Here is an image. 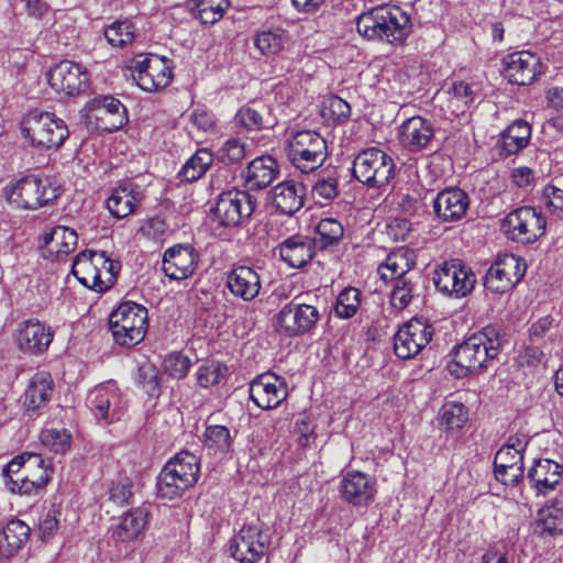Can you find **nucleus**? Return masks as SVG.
<instances>
[{"mask_svg":"<svg viewBox=\"0 0 563 563\" xmlns=\"http://www.w3.org/2000/svg\"><path fill=\"white\" fill-rule=\"evenodd\" d=\"M501 344V336L493 327L474 333L454 347L453 360L448 364L450 374L463 378L487 367L499 354Z\"/></svg>","mask_w":563,"mask_h":563,"instance_id":"nucleus-1","label":"nucleus"},{"mask_svg":"<svg viewBox=\"0 0 563 563\" xmlns=\"http://www.w3.org/2000/svg\"><path fill=\"white\" fill-rule=\"evenodd\" d=\"M356 30L368 41L399 46L412 32L409 15L399 7H377L357 16Z\"/></svg>","mask_w":563,"mask_h":563,"instance_id":"nucleus-2","label":"nucleus"},{"mask_svg":"<svg viewBox=\"0 0 563 563\" xmlns=\"http://www.w3.org/2000/svg\"><path fill=\"white\" fill-rule=\"evenodd\" d=\"M256 207V198L246 190H229L222 192L214 207L211 208L210 227L212 232L229 239L232 232L244 227Z\"/></svg>","mask_w":563,"mask_h":563,"instance_id":"nucleus-3","label":"nucleus"},{"mask_svg":"<svg viewBox=\"0 0 563 563\" xmlns=\"http://www.w3.org/2000/svg\"><path fill=\"white\" fill-rule=\"evenodd\" d=\"M200 476V459L189 452L181 451L172 457L162 468L157 477V496L173 500L192 487Z\"/></svg>","mask_w":563,"mask_h":563,"instance_id":"nucleus-4","label":"nucleus"},{"mask_svg":"<svg viewBox=\"0 0 563 563\" xmlns=\"http://www.w3.org/2000/svg\"><path fill=\"white\" fill-rule=\"evenodd\" d=\"M22 136L38 151H56L69 136L65 121L55 113L33 110L21 122Z\"/></svg>","mask_w":563,"mask_h":563,"instance_id":"nucleus-5","label":"nucleus"},{"mask_svg":"<svg viewBox=\"0 0 563 563\" xmlns=\"http://www.w3.org/2000/svg\"><path fill=\"white\" fill-rule=\"evenodd\" d=\"M311 294H299L286 303L275 316L276 331L286 338L310 333L317 325L320 313Z\"/></svg>","mask_w":563,"mask_h":563,"instance_id":"nucleus-6","label":"nucleus"},{"mask_svg":"<svg viewBox=\"0 0 563 563\" xmlns=\"http://www.w3.org/2000/svg\"><path fill=\"white\" fill-rule=\"evenodd\" d=\"M148 327L147 309L133 301H124L109 316L112 338L121 346H135L141 343Z\"/></svg>","mask_w":563,"mask_h":563,"instance_id":"nucleus-7","label":"nucleus"},{"mask_svg":"<svg viewBox=\"0 0 563 563\" xmlns=\"http://www.w3.org/2000/svg\"><path fill=\"white\" fill-rule=\"evenodd\" d=\"M286 155L303 174L317 170L328 157L327 141L316 130H301L287 139Z\"/></svg>","mask_w":563,"mask_h":563,"instance_id":"nucleus-8","label":"nucleus"},{"mask_svg":"<svg viewBox=\"0 0 563 563\" xmlns=\"http://www.w3.org/2000/svg\"><path fill=\"white\" fill-rule=\"evenodd\" d=\"M59 187L48 176L27 175L7 189L9 202L23 209H37L58 198Z\"/></svg>","mask_w":563,"mask_h":563,"instance_id":"nucleus-9","label":"nucleus"},{"mask_svg":"<svg viewBox=\"0 0 563 563\" xmlns=\"http://www.w3.org/2000/svg\"><path fill=\"white\" fill-rule=\"evenodd\" d=\"M353 176L356 180L371 188L387 185L395 175L393 158L377 147L360 152L353 161Z\"/></svg>","mask_w":563,"mask_h":563,"instance_id":"nucleus-10","label":"nucleus"},{"mask_svg":"<svg viewBox=\"0 0 563 563\" xmlns=\"http://www.w3.org/2000/svg\"><path fill=\"white\" fill-rule=\"evenodd\" d=\"M432 282L437 290L443 295L464 298L473 291L476 276L472 268L461 260L452 258L437 266Z\"/></svg>","mask_w":563,"mask_h":563,"instance_id":"nucleus-11","label":"nucleus"},{"mask_svg":"<svg viewBox=\"0 0 563 563\" xmlns=\"http://www.w3.org/2000/svg\"><path fill=\"white\" fill-rule=\"evenodd\" d=\"M547 228L545 218L533 207H520L507 214L501 229L511 241L531 244L538 241Z\"/></svg>","mask_w":563,"mask_h":563,"instance_id":"nucleus-12","label":"nucleus"},{"mask_svg":"<svg viewBox=\"0 0 563 563\" xmlns=\"http://www.w3.org/2000/svg\"><path fill=\"white\" fill-rule=\"evenodd\" d=\"M129 70L136 85L150 92L165 88L173 78L169 60L154 54L139 55L131 62Z\"/></svg>","mask_w":563,"mask_h":563,"instance_id":"nucleus-13","label":"nucleus"},{"mask_svg":"<svg viewBox=\"0 0 563 563\" xmlns=\"http://www.w3.org/2000/svg\"><path fill=\"white\" fill-rule=\"evenodd\" d=\"M269 537L257 522L243 525L230 540V553L240 563H256L265 554Z\"/></svg>","mask_w":563,"mask_h":563,"instance_id":"nucleus-14","label":"nucleus"},{"mask_svg":"<svg viewBox=\"0 0 563 563\" xmlns=\"http://www.w3.org/2000/svg\"><path fill=\"white\" fill-rule=\"evenodd\" d=\"M527 265L515 254L498 257L488 268L484 277V286L495 294H503L517 285L525 276Z\"/></svg>","mask_w":563,"mask_h":563,"instance_id":"nucleus-15","label":"nucleus"},{"mask_svg":"<svg viewBox=\"0 0 563 563\" xmlns=\"http://www.w3.org/2000/svg\"><path fill=\"white\" fill-rule=\"evenodd\" d=\"M433 328L420 319H411L394 335L395 354L402 360L418 355L431 341Z\"/></svg>","mask_w":563,"mask_h":563,"instance_id":"nucleus-16","label":"nucleus"},{"mask_svg":"<svg viewBox=\"0 0 563 563\" xmlns=\"http://www.w3.org/2000/svg\"><path fill=\"white\" fill-rule=\"evenodd\" d=\"M288 396L286 380L271 372L257 375L250 383V398L263 410L277 408Z\"/></svg>","mask_w":563,"mask_h":563,"instance_id":"nucleus-17","label":"nucleus"},{"mask_svg":"<svg viewBox=\"0 0 563 563\" xmlns=\"http://www.w3.org/2000/svg\"><path fill=\"white\" fill-rule=\"evenodd\" d=\"M87 406L97 419L107 422L119 420L125 408L114 382H107L93 387L88 394Z\"/></svg>","mask_w":563,"mask_h":563,"instance_id":"nucleus-18","label":"nucleus"},{"mask_svg":"<svg viewBox=\"0 0 563 563\" xmlns=\"http://www.w3.org/2000/svg\"><path fill=\"white\" fill-rule=\"evenodd\" d=\"M51 87L67 96H77L89 86L87 69L78 63L62 60L47 73Z\"/></svg>","mask_w":563,"mask_h":563,"instance_id":"nucleus-19","label":"nucleus"},{"mask_svg":"<svg viewBox=\"0 0 563 563\" xmlns=\"http://www.w3.org/2000/svg\"><path fill=\"white\" fill-rule=\"evenodd\" d=\"M340 493L347 504L354 507H368L375 499V478L360 471H347L340 482Z\"/></svg>","mask_w":563,"mask_h":563,"instance_id":"nucleus-20","label":"nucleus"},{"mask_svg":"<svg viewBox=\"0 0 563 563\" xmlns=\"http://www.w3.org/2000/svg\"><path fill=\"white\" fill-rule=\"evenodd\" d=\"M541 74L540 58L529 51L511 53L504 59V75L511 84L529 85Z\"/></svg>","mask_w":563,"mask_h":563,"instance_id":"nucleus-21","label":"nucleus"},{"mask_svg":"<svg viewBox=\"0 0 563 563\" xmlns=\"http://www.w3.org/2000/svg\"><path fill=\"white\" fill-rule=\"evenodd\" d=\"M470 207L468 195L457 187H448L439 191L433 199V211L441 222L461 221Z\"/></svg>","mask_w":563,"mask_h":563,"instance_id":"nucleus-22","label":"nucleus"},{"mask_svg":"<svg viewBox=\"0 0 563 563\" xmlns=\"http://www.w3.org/2000/svg\"><path fill=\"white\" fill-rule=\"evenodd\" d=\"M197 261L198 254L191 245L177 244L164 252L162 271L169 279H186L194 274Z\"/></svg>","mask_w":563,"mask_h":563,"instance_id":"nucleus-23","label":"nucleus"},{"mask_svg":"<svg viewBox=\"0 0 563 563\" xmlns=\"http://www.w3.org/2000/svg\"><path fill=\"white\" fill-rule=\"evenodd\" d=\"M53 338L51 327L37 319H29L19 324L16 343L22 352L38 355L48 349Z\"/></svg>","mask_w":563,"mask_h":563,"instance_id":"nucleus-24","label":"nucleus"},{"mask_svg":"<svg viewBox=\"0 0 563 563\" xmlns=\"http://www.w3.org/2000/svg\"><path fill=\"white\" fill-rule=\"evenodd\" d=\"M227 287L230 292L244 301L255 299L262 288L260 274L246 265L234 266L227 274Z\"/></svg>","mask_w":563,"mask_h":563,"instance_id":"nucleus-25","label":"nucleus"},{"mask_svg":"<svg viewBox=\"0 0 563 563\" xmlns=\"http://www.w3.org/2000/svg\"><path fill=\"white\" fill-rule=\"evenodd\" d=\"M433 136L432 124L420 115L408 118L398 128L399 143L409 152L426 148Z\"/></svg>","mask_w":563,"mask_h":563,"instance_id":"nucleus-26","label":"nucleus"},{"mask_svg":"<svg viewBox=\"0 0 563 563\" xmlns=\"http://www.w3.org/2000/svg\"><path fill=\"white\" fill-rule=\"evenodd\" d=\"M278 173L276 159L269 155H263L247 164L241 172V178L249 190H261L268 187Z\"/></svg>","mask_w":563,"mask_h":563,"instance_id":"nucleus-27","label":"nucleus"},{"mask_svg":"<svg viewBox=\"0 0 563 563\" xmlns=\"http://www.w3.org/2000/svg\"><path fill=\"white\" fill-rule=\"evenodd\" d=\"M234 122L247 131H260L274 128L277 124V118L268 104L262 101H252L238 110Z\"/></svg>","mask_w":563,"mask_h":563,"instance_id":"nucleus-28","label":"nucleus"},{"mask_svg":"<svg viewBox=\"0 0 563 563\" xmlns=\"http://www.w3.org/2000/svg\"><path fill=\"white\" fill-rule=\"evenodd\" d=\"M54 390V380L48 372L35 373L29 380L23 394V408L27 412H36L45 407Z\"/></svg>","mask_w":563,"mask_h":563,"instance_id":"nucleus-29","label":"nucleus"},{"mask_svg":"<svg viewBox=\"0 0 563 563\" xmlns=\"http://www.w3.org/2000/svg\"><path fill=\"white\" fill-rule=\"evenodd\" d=\"M273 207L282 214L292 216L299 211L305 201V188L292 180L282 181L271 192Z\"/></svg>","mask_w":563,"mask_h":563,"instance_id":"nucleus-30","label":"nucleus"},{"mask_svg":"<svg viewBox=\"0 0 563 563\" xmlns=\"http://www.w3.org/2000/svg\"><path fill=\"white\" fill-rule=\"evenodd\" d=\"M563 467L556 462L538 460L528 472V479L538 494L547 495L560 484Z\"/></svg>","mask_w":563,"mask_h":563,"instance_id":"nucleus-31","label":"nucleus"},{"mask_svg":"<svg viewBox=\"0 0 563 563\" xmlns=\"http://www.w3.org/2000/svg\"><path fill=\"white\" fill-rule=\"evenodd\" d=\"M416 265L415 251L401 246L393 250L385 261L378 266V274L384 280H397L398 278H407L406 275Z\"/></svg>","mask_w":563,"mask_h":563,"instance_id":"nucleus-32","label":"nucleus"},{"mask_svg":"<svg viewBox=\"0 0 563 563\" xmlns=\"http://www.w3.org/2000/svg\"><path fill=\"white\" fill-rule=\"evenodd\" d=\"M141 199L142 195L137 186L132 183H123L113 188L107 199V208L111 216L123 219L135 210Z\"/></svg>","mask_w":563,"mask_h":563,"instance_id":"nucleus-33","label":"nucleus"},{"mask_svg":"<svg viewBox=\"0 0 563 563\" xmlns=\"http://www.w3.org/2000/svg\"><path fill=\"white\" fill-rule=\"evenodd\" d=\"M531 126L525 120H516L505 129L497 142L499 154L504 157L523 150L530 142Z\"/></svg>","mask_w":563,"mask_h":563,"instance_id":"nucleus-34","label":"nucleus"},{"mask_svg":"<svg viewBox=\"0 0 563 563\" xmlns=\"http://www.w3.org/2000/svg\"><path fill=\"white\" fill-rule=\"evenodd\" d=\"M280 258L291 267H302L314 255L312 241L303 235H292L279 244Z\"/></svg>","mask_w":563,"mask_h":563,"instance_id":"nucleus-35","label":"nucleus"},{"mask_svg":"<svg viewBox=\"0 0 563 563\" xmlns=\"http://www.w3.org/2000/svg\"><path fill=\"white\" fill-rule=\"evenodd\" d=\"M24 473L26 479V489H30L31 495L36 494L49 481L51 467L49 464L40 454H25L24 459Z\"/></svg>","mask_w":563,"mask_h":563,"instance_id":"nucleus-36","label":"nucleus"},{"mask_svg":"<svg viewBox=\"0 0 563 563\" xmlns=\"http://www.w3.org/2000/svg\"><path fill=\"white\" fill-rule=\"evenodd\" d=\"M30 528L19 519H13L7 523L0 532V556H11L29 539Z\"/></svg>","mask_w":563,"mask_h":563,"instance_id":"nucleus-37","label":"nucleus"},{"mask_svg":"<svg viewBox=\"0 0 563 563\" xmlns=\"http://www.w3.org/2000/svg\"><path fill=\"white\" fill-rule=\"evenodd\" d=\"M71 273L87 288L100 291V274L95 265V251L79 253L73 262Z\"/></svg>","mask_w":563,"mask_h":563,"instance_id":"nucleus-38","label":"nucleus"},{"mask_svg":"<svg viewBox=\"0 0 563 563\" xmlns=\"http://www.w3.org/2000/svg\"><path fill=\"white\" fill-rule=\"evenodd\" d=\"M77 233L67 227H55L43 235V245L56 256H65L73 252L77 245Z\"/></svg>","mask_w":563,"mask_h":563,"instance_id":"nucleus-39","label":"nucleus"},{"mask_svg":"<svg viewBox=\"0 0 563 563\" xmlns=\"http://www.w3.org/2000/svg\"><path fill=\"white\" fill-rule=\"evenodd\" d=\"M190 11L203 24H214L223 18L229 0H189Z\"/></svg>","mask_w":563,"mask_h":563,"instance_id":"nucleus-40","label":"nucleus"},{"mask_svg":"<svg viewBox=\"0 0 563 563\" xmlns=\"http://www.w3.org/2000/svg\"><path fill=\"white\" fill-rule=\"evenodd\" d=\"M24 459L25 453L13 457L2 471L4 486L12 494L31 495L25 487Z\"/></svg>","mask_w":563,"mask_h":563,"instance_id":"nucleus-41","label":"nucleus"},{"mask_svg":"<svg viewBox=\"0 0 563 563\" xmlns=\"http://www.w3.org/2000/svg\"><path fill=\"white\" fill-rule=\"evenodd\" d=\"M213 163V154L207 148H199L183 165L178 176L184 181L192 183L201 178Z\"/></svg>","mask_w":563,"mask_h":563,"instance_id":"nucleus-42","label":"nucleus"},{"mask_svg":"<svg viewBox=\"0 0 563 563\" xmlns=\"http://www.w3.org/2000/svg\"><path fill=\"white\" fill-rule=\"evenodd\" d=\"M98 119L102 122L108 121L102 126L108 131H115L122 128L126 122L125 109L123 104L113 97H104L98 109Z\"/></svg>","mask_w":563,"mask_h":563,"instance_id":"nucleus-43","label":"nucleus"},{"mask_svg":"<svg viewBox=\"0 0 563 563\" xmlns=\"http://www.w3.org/2000/svg\"><path fill=\"white\" fill-rule=\"evenodd\" d=\"M147 523V512L143 508H136L123 515L117 534L122 540H131L136 538Z\"/></svg>","mask_w":563,"mask_h":563,"instance_id":"nucleus-44","label":"nucleus"},{"mask_svg":"<svg viewBox=\"0 0 563 563\" xmlns=\"http://www.w3.org/2000/svg\"><path fill=\"white\" fill-rule=\"evenodd\" d=\"M286 42L287 33L280 27L263 30L254 37L255 47L266 56L279 53Z\"/></svg>","mask_w":563,"mask_h":563,"instance_id":"nucleus-45","label":"nucleus"},{"mask_svg":"<svg viewBox=\"0 0 563 563\" xmlns=\"http://www.w3.org/2000/svg\"><path fill=\"white\" fill-rule=\"evenodd\" d=\"M562 522L563 509L556 504L545 505L539 510L534 531L539 534L548 533L553 536L561 531Z\"/></svg>","mask_w":563,"mask_h":563,"instance_id":"nucleus-46","label":"nucleus"},{"mask_svg":"<svg viewBox=\"0 0 563 563\" xmlns=\"http://www.w3.org/2000/svg\"><path fill=\"white\" fill-rule=\"evenodd\" d=\"M468 419V411L462 402L446 401L440 409V422L448 431L460 430Z\"/></svg>","mask_w":563,"mask_h":563,"instance_id":"nucleus-47","label":"nucleus"},{"mask_svg":"<svg viewBox=\"0 0 563 563\" xmlns=\"http://www.w3.org/2000/svg\"><path fill=\"white\" fill-rule=\"evenodd\" d=\"M203 444L213 453H227L232 445L230 430L220 424L209 426L203 432Z\"/></svg>","mask_w":563,"mask_h":563,"instance_id":"nucleus-48","label":"nucleus"},{"mask_svg":"<svg viewBox=\"0 0 563 563\" xmlns=\"http://www.w3.org/2000/svg\"><path fill=\"white\" fill-rule=\"evenodd\" d=\"M361 305V291L354 287L344 288L338 296L334 313L340 319H350L357 312Z\"/></svg>","mask_w":563,"mask_h":563,"instance_id":"nucleus-49","label":"nucleus"},{"mask_svg":"<svg viewBox=\"0 0 563 563\" xmlns=\"http://www.w3.org/2000/svg\"><path fill=\"white\" fill-rule=\"evenodd\" d=\"M525 446L526 443H522L520 440L501 446L494 459V472L496 470L505 471L509 466L523 463Z\"/></svg>","mask_w":563,"mask_h":563,"instance_id":"nucleus-50","label":"nucleus"},{"mask_svg":"<svg viewBox=\"0 0 563 563\" xmlns=\"http://www.w3.org/2000/svg\"><path fill=\"white\" fill-rule=\"evenodd\" d=\"M316 233L318 241L322 247L336 245L344 235V228L340 221L333 218L321 219L317 227Z\"/></svg>","mask_w":563,"mask_h":563,"instance_id":"nucleus-51","label":"nucleus"},{"mask_svg":"<svg viewBox=\"0 0 563 563\" xmlns=\"http://www.w3.org/2000/svg\"><path fill=\"white\" fill-rule=\"evenodd\" d=\"M135 36V29L129 21H115L104 31V37L113 47H124L131 44Z\"/></svg>","mask_w":563,"mask_h":563,"instance_id":"nucleus-52","label":"nucleus"},{"mask_svg":"<svg viewBox=\"0 0 563 563\" xmlns=\"http://www.w3.org/2000/svg\"><path fill=\"white\" fill-rule=\"evenodd\" d=\"M95 265L100 274V291L106 290L114 283L120 264L108 257L106 252H95Z\"/></svg>","mask_w":563,"mask_h":563,"instance_id":"nucleus-53","label":"nucleus"},{"mask_svg":"<svg viewBox=\"0 0 563 563\" xmlns=\"http://www.w3.org/2000/svg\"><path fill=\"white\" fill-rule=\"evenodd\" d=\"M416 287L417 284L411 277L395 280L390 295L391 306L398 310L407 308L415 296Z\"/></svg>","mask_w":563,"mask_h":563,"instance_id":"nucleus-54","label":"nucleus"},{"mask_svg":"<svg viewBox=\"0 0 563 563\" xmlns=\"http://www.w3.org/2000/svg\"><path fill=\"white\" fill-rule=\"evenodd\" d=\"M40 440L49 451L64 453L70 448L71 435L65 429H45L41 432Z\"/></svg>","mask_w":563,"mask_h":563,"instance_id":"nucleus-55","label":"nucleus"},{"mask_svg":"<svg viewBox=\"0 0 563 563\" xmlns=\"http://www.w3.org/2000/svg\"><path fill=\"white\" fill-rule=\"evenodd\" d=\"M228 367L219 362H210L199 366L197 371V382L199 386L208 388L220 383L225 376Z\"/></svg>","mask_w":563,"mask_h":563,"instance_id":"nucleus-56","label":"nucleus"},{"mask_svg":"<svg viewBox=\"0 0 563 563\" xmlns=\"http://www.w3.org/2000/svg\"><path fill=\"white\" fill-rule=\"evenodd\" d=\"M314 198L331 201L339 195V179L334 175L319 177L311 189Z\"/></svg>","mask_w":563,"mask_h":563,"instance_id":"nucleus-57","label":"nucleus"},{"mask_svg":"<svg viewBox=\"0 0 563 563\" xmlns=\"http://www.w3.org/2000/svg\"><path fill=\"white\" fill-rule=\"evenodd\" d=\"M167 231L168 225L165 220L159 217H153L144 221L137 230V234L154 242H161L164 240Z\"/></svg>","mask_w":563,"mask_h":563,"instance_id":"nucleus-58","label":"nucleus"},{"mask_svg":"<svg viewBox=\"0 0 563 563\" xmlns=\"http://www.w3.org/2000/svg\"><path fill=\"white\" fill-rule=\"evenodd\" d=\"M190 366V358L180 352L169 354L164 361L165 371L177 379L184 378Z\"/></svg>","mask_w":563,"mask_h":563,"instance_id":"nucleus-59","label":"nucleus"},{"mask_svg":"<svg viewBox=\"0 0 563 563\" xmlns=\"http://www.w3.org/2000/svg\"><path fill=\"white\" fill-rule=\"evenodd\" d=\"M543 199L547 210L552 216L563 219V189L547 185L543 189Z\"/></svg>","mask_w":563,"mask_h":563,"instance_id":"nucleus-60","label":"nucleus"},{"mask_svg":"<svg viewBox=\"0 0 563 563\" xmlns=\"http://www.w3.org/2000/svg\"><path fill=\"white\" fill-rule=\"evenodd\" d=\"M132 487V481L128 477L113 482L109 489V499L117 505L129 504L133 496Z\"/></svg>","mask_w":563,"mask_h":563,"instance_id":"nucleus-61","label":"nucleus"},{"mask_svg":"<svg viewBox=\"0 0 563 563\" xmlns=\"http://www.w3.org/2000/svg\"><path fill=\"white\" fill-rule=\"evenodd\" d=\"M221 155L223 162L239 163L246 156L245 143L238 139H230L222 145Z\"/></svg>","mask_w":563,"mask_h":563,"instance_id":"nucleus-62","label":"nucleus"},{"mask_svg":"<svg viewBox=\"0 0 563 563\" xmlns=\"http://www.w3.org/2000/svg\"><path fill=\"white\" fill-rule=\"evenodd\" d=\"M313 432L314 427L310 416L306 412L299 413L295 422V433L298 435V444L302 448L308 446Z\"/></svg>","mask_w":563,"mask_h":563,"instance_id":"nucleus-63","label":"nucleus"},{"mask_svg":"<svg viewBox=\"0 0 563 563\" xmlns=\"http://www.w3.org/2000/svg\"><path fill=\"white\" fill-rule=\"evenodd\" d=\"M448 92L451 95V102L455 101L457 107H467L474 100L472 87L464 81L453 82Z\"/></svg>","mask_w":563,"mask_h":563,"instance_id":"nucleus-64","label":"nucleus"}]
</instances>
